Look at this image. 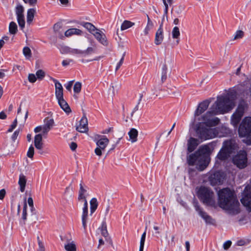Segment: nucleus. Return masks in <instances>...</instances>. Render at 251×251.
<instances>
[{
  "label": "nucleus",
  "mask_w": 251,
  "mask_h": 251,
  "mask_svg": "<svg viewBox=\"0 0 251 251\" xmlns=\"http://www.w3.org/2000/svg\"><path fill=\"white\" fill-rule=\"evenodd\" d=\"M244 110L245 107L244 105L240 103L235 112L232 114L231 117V123L234 127H236L238 126L244 115Z\"/></svg>",
  "instance_id": "obj_9"
},
{
  "label": "nucleus",
  "mask_w": 251,
  "mask_h": 251,
  "mask_svg": "<svg viewBox=\"0 0 251 251\" xmlns=\"http://www.w3.org/2000/svg\"><path fill=\"white\" fill-rule=\"evenodd\" d=\"M210 103L208 100H205L201 102L195 112V116H198L204 112L208 108Z\"/></svg>",
  "instance_id": "obj_16"
},
{
  "label": "nucleus",
  "mask_w": 251,
  "mask_h": 251,
  "mask_svg": "<svg viewBox=\"0 0 251 251\" xmlns=\"http://www.w3.org/2000/svg\"><path fill=\"white\" fill-rule=\"evenodd\" d=\"M65 53H71L72 54H81V50L76 49H72L69 47H65L64 48Z\"/></svg>",
  "instance_id": "obj_34"
},
{
  "label": "nucleus",
  "mask_w": 251,
  "mask_h": 251,
  "mask_svg": "<svg viewBox=\"0 0 251 251\" xmlns=\"http://www.w3.org/2000/svg\"><path fill=\"white\" fill-rule=\"evenodd\" d=\"M199 140L197 139L191 137L188 141V148L189 152H191L194 151L199 144Z\"/></svg>",
  "instance_id": "obj_20"
},
{
  "label": "nucleus",
  "mask_w": 251,
  "mask_h": 251,
  "mask_svg": "<svg viewBox=\"0 0 251 251\" xmlns=\"http://www.w3.org/2000/svg\"><path fill=\"white\" fill-rule=\"evenodd\" d=\"M245 189L247 192L244 193L241 202L249 211H251V192H248V186L246 187Z\"/></svg>",
  "instance_id": "obj_12"
},
{
  "label": "nucleus",
  "mask_w": 251,
  "mask_h": 251,
  "mask_svg": "<svg viewBox=\"0 0 251 251\" xmlns=\"http://www.w3.org/2000/svg\"><path fill=\"white\" fill-rule=\"evenodd\" d=\"M18 23L20 27H21V28L22 29H23V28L25 27V20H23L22 21H19V22H18Z\"/></svg>",
  "instance_id": "obj_63"
},
{
  "label": "nucleus",
  "mask_w": 251,
  "mask_h": 251,
  "mask_svg": "<svg viewBox=\"0 0 251 251\" xmlns=\"http://www.w3.org/2000/svg\"><path fill=\"white\" fill-rule=\"evenodd\" d=\"M104 244V241L101 238H100L99 240V244L98 246V249H100L101 246L103 245Z\"/></svg>",
  "instance_id": "obj_62"
},
{
  "label": "nucleus",
  "mask_w": 251,
  "mask_h": 251,
  "mask_svg": "<svg viewBox=\"0 0 251 251\" xmlns=\"http://www.w3.org/2000/svg\"><path fill=\"white\" fill-rule=\"evenodd\" d=\"M73 187L70 184L68 187H67L65 190L64 194L67 195L70 193V192L72 191Z\"/></svg>",
  "instance_id": "obj_56"
},
{
  "label": "nucleus",
  "mask_w": 251,
  "mask_h": 251,
  "mask_svg": "<svg viewBox=\"0 0 251 251\" xmlns=\"http://www.w3.org/2000/svg\"><path fill=\"white\" fill-rule=\"evenodd\" d=\"M83 34V32L77 28H72L67 30L64 32V36L66 37H70L74 35L80 36Z\"/></svg>",
  "instance_id": "obj_21"
},
{
  "label": "nucleus",
  "mask_w": 251,
  "mask_h": 251,
  "mask_svg": "<svg viewBox=\"0 0 251 251\" xmlns=\"http://www.w3.org/2000/svg\"><path fill=\"white\" fill-rule=\"evenodd\" d=\"M194 206L199 215L204 220L207 224L211 225H215V220L200 207L198 202H194Z\"/></svg>",
  "instance_id": "obj_10"
},
{
  "label": "nucleus",
  "mask_w": 251,
  "mask_h": 251,
  "mask_svg": "<svg viewBox=\"0 0 251 251\" xmlns=\"http://www.w3.org/2000/svg\"><path fill=\"white\" fill-rule=\"evenodd\" d=\"M76 130L81 133L86 132L88 130L87 119L85 116L81 118L79 125L76 127Z\"/></svg>",
  "instance_id": "obj_15"
},
{
  "label": "nucleus",
  "mask_w": 251,
  "mask_h": 251,
  "mask_svg": "<svg viewBox=\"0 0 251 251\" xmlns=\"http://www.w3.org/2000/svg\"><path fill=\"white\" fill-rule=\"evenodd\" d=\"M135 25L134 23L131 22L129 21L125 20L122 23L121 29V30H124L127 29Z\"/></svg>",
  "instance_id": "obj_35"
},
{
  "label": "nucleus",
  "mask_w": 251,
  "mask_h": 251,
  "mask_svg": "<svg viewBox=\"0 0 251 251\" xmlns=\"http://www.w3.org/2000/svg\"><path fill=\"white\" fill-rule=\"evenodd\" d=\"M6 195V191L4 189L0 190V200H2Z\"/></svg>",
  "instance_id": "obj_54"
},
{
  "label": "nucleus",
  "mask_w": 251,
  "mask_h": 251,
  "mask_svg": "<svg viewBox=\"0 0 251 251\" xmlns=\"http://www.w3.org/2000/svg\"><path fill=\"white\" fill-rule=\"evenodd\" d=\"M184 6L181 5H179L176 11V13H177V14H180L184 10Z\"/></svg>",
  "instance_id": "obj_51"
},
{
  "label": "nucleus",
  "mask_w": 251,
  "mask_h": 251,
  "mask_svg": "<svg viewBox=\"0 0 251 251\" xmlns=\"http://www.w3.org/2000/svg\"><path fill=\"white\" fill-rule=\"evenodd\" d=\"M18 31V27L17 24L14 22H11L9 26V32L10 34L15 35Z\"/></svg>",
  "instance_id": "obj_36"
},
{
  "label": "nucleus",
  "mask_w": 251,
  "mask_h": 251,
  "mask_svg": "<svg viewBox=\"0 0 251 251\" xmlns=\"http://www.w3.org/2000/svg\"><path fill=\"white\" fill-rule=\"evenodd\" d=\"M81 25L86 28L89 32L93 34V33H95L98 29L93 24L88 22H82Z\"/></svg>",
  "instance_id": "obj_29"
},
{
  "label": "nucleus",
  "mask_w": 251,
  "mask_h": 251,
  "mask_svg": "<svg viewBox=\"0 0 251 251\" xmlns=\"http://www.w3.org/2000/svg\"><path fill=\"white\" fill-rule=\"evenodd\" d=\"M20 132V130L18 129L15 131V132L13 133L11 136V139L13 142H15V140L17 139Z\"/></svg>",
  "instance_id": "obj_49"
},
{
  "label": "nucleus",
  "mask_w": 251,
  "mask_h": 251,
  "mask_svg": "<svg viewBox=\"0 0 251 251\" xmlns=\"http://www.w3.org/2000/svg\"><path fill=\"white\" fill-rule=\"evenodd\" d=\"M125 55H126V52H124L123 53V56H122L121 60H120V61L118 63V64L117 65V66H116V71L120 68L121 65L123 64V62H124V58H125Z\"/></svg>",
  "instance_id": "obj_48"
},
{
  "label": "nucleus",
  "mask_w": 251,
  "mask_h": 251,
  "mask_svg": "<svg viewBox=\"0 0 251 251\" xmlns=\"http://www.w3.org/2000/svg\"><path fill=\"white\" fill-rule=\"evenodd\" d=\"M237 93L235 91H229L225 96L217 97V100L202 117L204 121L200 123L197 128L196 132L201 140H207L215 137L218 133L215 128L210 127L218 125L220 119L217 117L212 118L214 115L224 114L230 111L235 105Z\"/></svg>",
  "instance_id": "obj_1"
},
{
  "label": "nucleus",
  "mask_w": 251,
  "mask_h": 251,
  "mask_svg": "<svg viewBox=\"0 0 251 251\" xmlns=\"http://www.w3.org/2000/svg\"><path fill=\"white\" fill-rule=\"evenodd\" d=\"M26 183V179L25 176L23 174H20L19 176L18 184L20 185V189L22 192H24L25 191Z\"/></svg>",
  "instance_id": "obj_26"
},
{
  "label": "nucleus",
  "mask_w": 251,
  "mask_h": 251,
  "mask_svg": "<svg viewBox=\"0 0 251 251\" xmlns=\"http://www.w3.org/2000/svg\"><path fill=\"white\" fill-rule=\"evenodd\" d=\"M88 207L83 208V212L82 214V223L84 230H86L87 226V221L88 219Z\"/></svg>",
  "instance_id": "obj_27"
},
{
  "label": "nucleus",
  "mask_w": 251,
  "mask_h": 251,
  "mask_svg": "<svg viewBox=\"0 0 251 251\" xmlns=\"http://www.w3.org/2000/svg\"><path fill=\"white\" fill-rule=\"evenodd\" d=\"M77 148V144L75 142H72L70 144V148L72 151H75Z\"/></svg>",
  "instance_id": "obj_58"
},
{
  "label": "nucleus",
  "mask_w": 251,
  "mask_h": 251,
  "mask_svg": "<svg viewBox=\"0 0 251 251\" xmlns=\"http://www.w3.org/2000/svg\"><path fill=\"white\" fill-rule=\"evenodd\" d=\"M36 11L33 8L29 9L27 13V23L28 24L32 22Z\"/></svg>",
  "instance_id": "obj_32"
},
{
  "label": "nucleus",
  "mask_w": 251,
  "mask_h": 251,
  "mask_svg": "<svg viewBox=\"0 0 251 251\" xmlns=\"http://www.w3.org/2000/svg\"><path fill=\"white\" fill-rule=\"evenodd\" d=\"M237 148L238 145L235 139L226 140L223 142L222 148L218 153L217 158L221 161L226 160L235 152Z\"/></svg>",
  "instance_id": "obj_4"
},
{
  "label": "nucleus",
  "mask_w": 251,
  "mask_h": 251,
  "mask_svg": "<svg viewBox=\"0 0 251 251\" xmlns=\"http://www.w3.org/2000/svg\"><path fill=\"white\" fill-rule=\"evenodd\" d=\"M34 154V149L32 145H31L27 151V156L30 158H32Z\"/></svg>",
  "instance_id": "obj_42"
},
{
  "label": "nucleus",
  "mask_w": 251,
  "mask_h": 251,
  "mask_svg": "<svg viewBox=\"0 0 251 251\" xmlns=\"http://www.w3.org/2000/svg\"><path fill=\"white\" fill-rule=\"evenodd\" d=\"M198 197L203 203L209 206L215 204L214 192L209 188L201 186L198 191Z\"/></svg>",
  "instance_id": "obj_5"
},
{
  "label": "nucleus",
  "mask_w": 251,
  "mask_h": 251,
  "mask_svg": "<svg viewBox=\"0 0 251 251\" xmlns=\"http://www.w3.org/2000/svg\"><path fill=\"white\" fill-rule=\"evenodd\" d=\"M65 249L67 251H76L75 245L73 242L65 245Z\"/></svg>",
  "instance_id": "obj_37"
},
{
  "label": "nucleus",
  "mask_w": 251,
  "mask_h": 251,
  "mask_svg": "<svg viewBox=\"0 0 251 251\" xmlns=\"http://www.w3.org/2000/svg\"><path fill=\"white\" fill-rule=\"evenodd\" d=\"M27 202L30 207H33V206H34L33 201L31 197H29L28 198Z\"/></svg>",
  "instance_id": "obj_60"
},
{
  "label": "nucleus",
  "mask_w": 251,
  "mask_h": 251,
  "mask_svg": "<svg viewBox=\"0 0 251 251\" xmlns=\"http://www.w3.org/2000/svg\"><path fill=\"white\" fill-rule=\"evenodd\" d=\"M231 245V242L229 240L226 241L223 245V247L225 250L228 249Z\"/></svg>",
  "instance_id": "obj_53"
},
{
  "label": "nucleus",
  "mask_w": 251,
  "mask_h": 251,
  "mask_svg": "<svg viewBox=\"0 0 251 251\" xmlns=\"http://www.w3.org/2000/svg\"><path fill=\"white\" fill-rule=\"evenodd\" d=\"M138 131L134 128L130 129L128 132V134L129 136V140H131L132 143L135 142L137 140Z\"/></svg>",
  "instance_id": "obj_28"
},
{
  "label": "nucleus",
  "mask_w": 251,
  "mask_h": 251,
  "mask_svg": "<svg viewBox=\"0 0 251 251\" xmlns=\"http://www.w3.org/2000/svg\"><path fill=\"white\" fill-rule=\"evenodd\" d=\"M233 163L240 169L244 168L247 164V154L245 151H240L233 158Z\"/></svg>",
  "instance_id": "obj_8"
},
{
  "label": "nucleus",
  "mask_w": 251,
  "mask_h": 251,
  "mask_svg": "<svg viewBox=\"0 0 251 251\" xmlns=\"http://www.w3.org/2000/svg\"><path fill=\"white\" fill-rule=\"evenodd\" d=\"M23 54L27 59L31 57V51L29 48L25 47L23 49Z\"/></svg>",
  "instance_id": "obj_38"
},
{
  "label": "nucleus",
  "mask_w": 251,
  "mask_h": 251,
  "mask_svg": "<svg viewBox=\"0 0 251 251\" xmlns=\"http://www.w3.org/2000/svg\"><path fill=\"white\" fill-rule=\"evenodd\" d=\"M172 34L173 38L176 39V44L178 45L179 43V36L180 35L179 28L177 26L174 27L173 29Z\"/></svg>",
  "instance_id": "obj_30"
},
{
  "label": "nucleus",
  "mask_w": 251,
  "mask_h": 251,
  "mask_svg": "<svg viewBox=\"0 0 251 251\" xmlns=\"http://www.w3.org/2000/svg\"><path fill=\"white\" fill-rule=\"evenodd\" d=\"M90 42L92 45V47L87 48L86 50H81V54L88 55L95 52L96 50V45L95 41L93 40L90 39Z\"/></svg>",
  "instance_id": "obj_23"
},
{
  "label": "nucleus",
  "mask_w": 251,
  "mask_h": 251,
  "mask_svg": "<svg viewBox=\"0 0 251 251\" xmlns=\"http://www.w3.org/2000/svg\"><path fill=\"white\" fill-rule=\"evenodd\" d=\"M146 233L145 231L141 236V240H140L139 251H143L144 246V244H145V238H146Z\"/></svg>",
  "instance_id": "obj_39"
},
{
  "label": "nucleus",
  "mask_w": 251,
  "mask_h": 251,
  "mask_svg": "<svg viewBox=\"0 0 251 251\" xmlns=\"http://www.w3.org/2000/svg\"><path fill=\"white\" fill-rule=\"evenodd\" d=\"M79 186L80 188L78 192V200L80 201L81 199H85V198H86L85 194L86 193L87 190L83 186L81 183L79 184Z\"/></svg>",
  "instance_id": "obj_31"
},
{
  "label": "nucleus",
  "mask_w": 251,
  "mask_h": 251,
  "mask_svg": "<svg viewBox=\"0 0 251 251\" xmlns=\"http://www.w3.org/2000/svg\"><path fill=\"white\" fill-rule=\"evenodd\" d=\"M101 234L105 238L106 242H109L110 244H112V240L109 236V233L107 230L106 223L105 221H103L101 227H100Z\"/></svg>",
  "instance_id": "obj_18"
},
{
  "label": "nucleus",
  "mask_w": 251,
  "mask_h": 251,
  "mask_svg": "<svg viewBox=\"0 0 251 251\" xmlns=\"http://www.w3.org/2000/svg\"><path fill=\"white\" fill-rule=\"evenodd\" d=\"M73 62V60L71 59L64 60L62 61V64L63 66L65 67V66L69 65L70 63Z\"/></svg>",
  "instance_id": "obj_52"
},
{
  "label": "nucleus",
  "mask_w": 251,
  "mask_h": 251,
  "mask_svg": "<svg viewBox=\"0 0 251 251\" xmlns=\"http://www.w3.org/2000/svg\"><path fill=\"white\" fill-rule=\"evenodd\" d=\"M37 78L39 79H42L45 76V72L42 70H38L36 73Z\"/></svg>",
  "instance_id": "obj_44"
},
{
  "label": "nucleus",
  "mask_w": 251,
  "mask_h": 251,
  "mask_svg": "<svg viewBox=\"0 0 251 251\" xmlns=\"http://www.w3.org/2000/svg\"><path fill=\"white\" fill-rule=\"evenodd\" d=\"M218 203L220 207L238 213L239 212V203L234 195L233 192L228 188L219 191Z\"/></svg>",
  "instance_id": "obj_3"
},
{
  "label": "nucleus",
  "mask_w": 251,
  "mask_h": 251,
  "mask_svg": "<svg viewBox=\"0 0 251 251\" xmlns=\"http://www.w3.org/2000/svg\"><path fill=\"white\" fill-rule=\"evenodd\" d=\"M54 126V120L49 117L46 118L44 120L43 135H47L48 132Z\"/></svg>",
  "instance_id": "obj_13"
},
{
  "label": "nucleus",
  "mask_w": 251,
  "mask_h": 251,
  "mask_svg": "<svg viewBox=\"0 0 251 251\" xmlns=\"http://www.w3.org/2000/svg\"><path fill=\"white\" fill-rule=\"evenodd\" d=\"M110 210V205L109 204H107L105 208L102 210V213L104 215L105 218L108 215L109 211Z\"/></svg>",
  "instance_id": "obj_50"
},
{
  "label": "nucleus",
  "mask_w": 251,
  "mask_h": 251,
  "mask_svg": "<svg viewBox=\"0 0 251 251\" xmlns=\"http://www.w3.org/2000/svg\"><path fill=\"white\" fill-rule=\"evenodd\" d=\"M37 0H28L27 3L31 6H34L37 3Z\"/></svg>",
  "instance_id": "obj_61"
},
{
  "label": "nucleus",
  "mask_w": 251,
  "mask_h": 251,
  "mask_svg": "<svg viewBox=\"0 0 251 251\" xmlns=\"http://www.w3.org/2000/svg\"><path fill=\"white\" fill-rule=\"evenodd\" d=\"M93 35L100 43L104 46H107L108 41L106 35L100 29H98L95 33H93Z\"/></svg>",
  "instance_id": "obj_14"
},
{
  "label": "nucleus",
  "mask_w": 251,
  "mask_h": 251,
  "mask_svg": "<svg viewBox=\"0 0 251 251\" xmlns=\"http://www.w3.org/2000/svg\"><path fill=\"white\" fill-rule=\"evenodd\" d=\"M27 203L26 201L25 200L24 204V207L23 210L22 217V218L24 221H25L26 220L27 217Z\"/></svg>",
  "instance_id": "obj_40"
},
{
  "label": "nucleus",
  "mask_w": 251,
  "mask_h": 251,
  "mask_svg": "<svg viewBox=\"0 0 251 251\" xmlns=\"http://www.w3.org/2000/svg\"><path fill=\"white\" fill-rule=\"evenodd\" d=\"M167 67L166 64H163L162 68V74H167Z\"/></svg>",
  "instance_id": "obj_64"
},
{
  "label": "nucleus",
  "mask_w": 251,
  "mask_h": 251,
  "mask_svg": "<svg viewBox=\"0 0 251 251\" xmlns=\"http://www.w3.org/2000/svg\"><path fill=\"white\" fill-rule=\"evenodd\" d=\"M42 140L43 138L42 134H38L35 136L34 143L35 148L37 150H41L42 149L43 147Z\"/></svg>",
  "instance_id": "obj_24"
},
{
  "label": "nucleus",
  "mask_w": 251,
  "mask_h": 251,
  "mask_svg": "<svg viewBox=\"0 0 251 251\" xmlns=\"http://www.w3.org/2000/svg\"><path fill=\"white\" fill-rule=\"evenodd\" d=\"M55 83V96L57 99L63 98V89L61 84L57 80L53 79Z\"/></svg>",
  "instance_id": "obj_19"
},
{
  "label": "nucleus",
  "mask_w": 251,
  "mask_h": 251,
  "mask_svg": "<svg viewBox=\"0 0 251 251\" xmlns=\"http://www.w3.org/2000/svg\"><path fill=\"white\" fill-rule=\"evenodd\" d=\"M90 214L92 215L97 209L98 202L96 198H92L90 201Z\"/></svg>",
  "instance_id": "obj_33"
},
{
  "label": "nucleus",
  "mask_w": 251,
  "mask_h": 251,
  "mask_svg": "<svg viewBox=\"0 0 251 251\" xmlns=\"http://www.w3.org/2000/svg\"><path fill=\"white\" fill-rule=\"evenodd\" d=\"M34 130L35 133H38V132H40L41 131H42V134L43 135V126H38L34 128Z\"/></svg>",
  "instance_id": "obj_55"
},
{
  "label": "nucleus",
  "mask_w": 251,
  "mask_h": 251,
  "mask_svg": "<svg viewBox=\"0 0 251 251\" xmlns=\"http://www.w3.org/2000/svg\"><path fill=\"white\" fill-rule=\"evenodd\" d=\"M53 30L56 36L59 38L63 39L64 37L63 34V30H62V24L61 23H56L53 26Z\"/></svg>",
  "instance_id": "obj_25"
},
{
  "label": "nucleus",
  "mask_w": 251,
  "mask_h": 251,
  "mask_svg": "<svg viewBox=\"0 0 251 251\" xmlns=\"http://www.w3.org/2000/svg\"><path fill=\"white\" fill-rule=\"evenodd\" d=\"M152 26H146L144 30V33L145 35H147L148 34L149 31L150 30L151 28H152Z\"/></svg>",
  "instance_id": "obj_59"
},
{
  "label": "nucleus",
  "mask_w": 251,
  "mask_h": 251,
  "mask_svg": "<svg viewBox=\"0 0 251 251\" xmlns=\"http://www.w3.org/2000/svg\"><path fill=\"white\" fill-rule=\"evenodd\" d=\"M239 135L248 139L247 144H251V117H245L238 128Z\"/></svg>",
  "instance_id": "obj_6"
},
{
  "label": "nucleus",
  "mask_w": 251,
  "mask_h": 251,
  "mask_svg": "<svg viewBox=\"0 0 251 251\" xmlns=\"http://www.w3.org/2000/svg\"><path fill=\"white\" fill-rule=\"evenodd\" d=\"M244 32L242 30H237L234 37V40H237L242 38L244 36Z\"/></svg>",
  "instance_id": "obj_45"
},
{
  "label": "nucleus",
  "mask_w": 251,
  "mask_h": 251,
  "mask_svg": "<svg viewBox=\"0 0 251 251\" xmlns=\"http://www.w3.org/2000/svg\"><path fill=\"white\" fill-rule=\"evenodd\" d=\"M210 148L207 145L200 147L199 149L194 153L190 154L187 159L189 165H196L197 169L202 171L208 165L210 158L208 156Z\"/></svg>",
  "instance_id": "obj_2"
},
{
  "label": "nucleus",
  "mask_w": 251,
  "mask_h": 251,
  "mask_svg": "<svg viewBox=\"0 0 251 251\" xmlns=\"http://www.w3.org/2000/svg\"><path fill=\"white\" fill-rule=\"evenodd\" d=\"M224 178L223 174L220 171L211 173L208 177L209 181L213 186L221 184Z\"/></svg>",
  "instance_id": "obj_11"
},
{
  "label": "nucleus",
  "mask_w": 251,
  "mask_h": 251,
  "mask_svg": "<svg viewBox=\"0 0 251 251\" xmlns=\"http://www.w3.org/2000/svg\"><path fill=\"white\" fill-rule=\"evenodd\" d=\"M73 82L74 81H70L67 83L65 86L67 90L68 91L71 90V88L73 84Z\"/></svg>",
  "instance_id": "obj_57"
},
{
  "label": "nucleus",
  "mask_w": 251,
  "mask_h": 251,
  "mask_svg": "<svg viewBox=\"0 0 251 251\" xmlns=\"http://www.w3.org/2000/svg\"><path fill=\"white\" fill-rule=\"evenodd\" d=\"M57 100L60 107L64 111V112L68 114L71 112L70 107L63 98L58 99Z\"/></svg>",
  "instance_id": "obj_22"
},
{
  "label": "nucleus",
  "mask_w": 251,
  "mask_h": 251,
  "mask_svg": "<svg viewBox=\"0 0 251 251\" xmlns=\"http://www.w3.org/2000/svg\"><path fill=\"white\" fill-rule=\"evenodd\" d=\"M39 249L38 251H45V247L43 243L40 240L39 237H37Z\"/></svg>",
  "instance_id": "obj_47"
},
{
  "label": "nucleus",
  "mask_w": 251,
  "mask_h": 251,
  "mask_svg": "<svg viewBox=\"0 0 251 251\" xmlns=\"http://www.w3.org/2000/svg\"><path fill=\"white\" fill-rule=\"evenodd\" d=\"M28 81L31 83L35 82L37 80V77L35 75L33 74H30L28 76Z\"/></svg>",
  "instance_id": "obj_46"
},
{
  "label": "nucleus",
  "mask_w": 251,
  "mask_h": 251,
  "mask_svg": "<svg viewBox=\"0 0 251 251\" xmlns=\"http://www.w3.org/2000/svg\"><path fill=\"white\" fill-rule=\"evenodd\" d=\"M95 141L97 147L95 150V153L99 156L102 155V151H104L108 145L109 140L105 136L97 135L95 136Z\"/></svg>",
  "instance_id": "obj_7"
},
{
  "label": "nucleus",
  "mask_w": 251,
  "mask_h": 251,
  "mask_svg": "<svg viewBox=\"0 0 251 251\" xmlns=\"http://www.w3.org/2000/svg\"><path fill=\"white\" fill-rule=\"evenodd\" d=\"M163 22L160 25V26L155 33L154 43L156 45H160L164 39L163 30L162 28Z\"/></svg>",
  "instance_id": "obj_17"
},
{
  "label": "nucleus",
  "mask_w": 251,
  "mask_h": 251,
  "mask_svg": "<svg viewBox=\"0 0 251 251\" xmlns=\"http://www.w3.org/2000/svg\"><path fill=\"white\" fill-rule=\"evenodd\" d=\"M24 7L21 5H18L16 8V13L17 16L24 15Z\"/></svg>",
  "instance_id": "obj_43"
},
{
  "label": "nucleus",
  "mask_w": 251,
  "mask_h": 251,
  "mask_svg": "<svg viewBox=\"0 0 251 251\" xmlns=\"http://www.w3.org/2000/svg\"><path fill=\"white\" fill-rule=\"evenodd\" d=\"M81 83L79 82H76L74 86V91L75 93H79L81 91Z\"/></svg>",
  "instance_id": "obj_41"
}]
</instances>
